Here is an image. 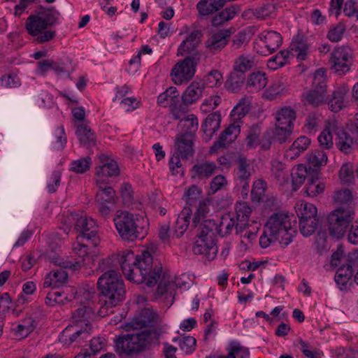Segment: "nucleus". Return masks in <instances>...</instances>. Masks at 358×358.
Listing matches in <instances>:
<instances>
[{
    "instance_id": "nucleus-3",
    "label": "nucleus",
    "mask_w": 358,
    "mask_h": 358,
    "mask_svg": "<svg viewBox=\"0 0 358 358\" xmlns=\"http://www.w3.org/2000/svg\"><path fill=\"white\" fill-rule=\"evenodd\" d=\"M113 222L122 240L142 239L148 233V221L142 216L128 211H117Z\"/></svg>"
},
{
    "instance_id": "nucleus-44",
    "label": "nucleus",
    "mask_w": 358,
    "mask_h": 358,
    "mask_svg": "<svg viewBox=\"0 0 358 358\" xmlns=\"http://www.w3.org/2000/svg\"><path fill=\"white\" fill-rule=\"evenodd\" d=\"M296 213L299 220L319 219L317 208L310 203L301 202L297 205Z\"/></svg>"
},
{
    "instance_id": "nucleus-19",
    "label": "nucleus",
    "mask_w": 358,
    "mask_h": 358,
    "mask_svg": "<svg viewBox=\"0 0 358 358\" xmlns=\"http://www.w3.org/2000/svg\"><path fill=\"white\" fill-rule=\"evenodd\" d=\"M194 141L195 138L190 136L177 134L174 140L175 154L183 159L192 157L194 153Z\"/></svg>"
},
{
    "instance_id": "nucleus-53",
    "label": "nucleus",
    "mask_w": 358,
    "mask_h": 358,
    "mask_svg": "<svg viewBox=\"0 0 358 358\" xmlns=\"http://www.w3.org/2000/svg\"><path fill=\"white\" fill-rule=\"evenodd\" d=\"M184 196L188 206L187 207L190 208V206H196L199 201L202 200V190L193 185L186 189Z\"/></svg>"
},
{
    "instance_id": "nucleus-22",
    "label": "nucleus",
    "mask_w": 358,
    "mask_h": 358,
    "mask_svg": "<svg viewBox=\"0 0 358 358\" xmlns=\"http://www.w3.org/2000/svg\"><path fill=\"white\" fill-rule=\"evenodd\" d=\"M230 34L229 30L220 31L213 34L205 42L206 48L213 53L220 51L227 44V38Z\"/></svg>"
},
{
    "instance_id": "nucleus-32",
    "label": "nucleus",
    "mask_w": 358,
    "mask_h": 358,
    "mask_svg": "<svg viewBox=\"0 0 358 358\" xmlns=\"http://www.w3.org/2000/svg\"><path fill=\"white\" fill-rule=\"evenodd\" d=\"M345 262L339 266L336 274L350 279L353 274L354 268L358 266V250L349 252Z\"/></svg>"
},
{
    "instance_id": "nucleus-41",
    "label": "nucleus",
    "mask_w": 358,
    "mask_h": 358,
    "mask_svg": "<svg viewBox=\"0 0 358 358\" xmlns=\"http://www.w3.org/2000/svg\"><path fill=\"white\" fill-rule=\"evenodd\" d=\"M273 10V6L270 4L257 8L255 9L250 8L245 10L242 16L245 19H252L255 17L259 20H264L268 18Z\"/></svg>"
},
{
    "instance_id": "nucleus-13",
    "label": "nucleus",
    "mask_w": 358,
    "mask_h": 358,
    "mask_svg": "<svg viewBox=\"0 0 358 358\" xmlns=\"http://www.w3.org/2000/svg\"><path fill=\"white\" fill-rule=\"evenodd\" d=\"M135 264L139 268H143L145 271L143 273L148 275L147 286L155 285L160 279L162 266L156 264L153 268V259L148 251H143L141 255H135Z\"/></svg>"
},
{
    "instance_id": "nucleus-16",
    "label": "nucleus",
    "mask_w": 358,
    "mask_h": 358,
    "mask_svg": "<svg viewBox=\"0 0 358 358\" xmlns=\"http://www.w3.org/2000/svg\"><path fill=\"white\" fill-rule=\"evenodd\" d=\"M85 325L86 327L84 329H79L76 324L67 326L60 334L59 341L65 345H71L75 342L80 344L87 340L90 338V331L87 324Z\"/></svg>"
},
{
    "instance_id": "nucleus-47",
    "label": "nucleus",
    "mask_w": 358,
    "mask_h": 358,
    "mask_svg": "<svg viewBox=\"0 0 358 358\" xmlns=\"http://www.w3.org/2000/svg\"><path fill=\"white\" fill-rule=\"evenodd\" d=\"M308 45L302 38H296L290 45L292 54H296L298 60H305L308 56Z\"/></svg>"
},
{
    "instance_id": "nucleus-48",
    "label": "nucleus",
    "mask_w": 358,
    "mask_h": 358,
    "mask_svg": "<svg viewBox=\"0 0 358 358\" xmlns=\"http://www.w3.org/2000/svg\"><path fill=\"white\" fill-rule=\"evenodd\" d=\"M295 345L300 351L308 358H320L323 353L318 349L314 348L309 343L299 338L296 341Z\"/></svg>"
},
{
    "instance_id": "nucleus-62",
    "label": "nucleus",
    "mask_w": 358,
    "mask_h": 358,
    "mask_svg": "<svg viewBox=\"0 0 358 358\" xmlns=\"http://www.w3.org/2000/svg\"><path fill=\"white\" fill-rule=\"evenodd\" d=\"M338 139L336 145L339 150L345 153H349L352 150V138L344 131H341L338 134Z\"/></svg>"
},
{
    "instance_id": "nucleus-57",
    "label": "nucleus",
    "mask_w": 358,
    "mask_h": 358,
    "mask_svg": "<svg viewBox=\"0 0 358 358\" xmlns=\"http://www.w3.org/2000/svg\"><path fill=\"white\" fill-rule=\"evenodd\" d=\"M32 323L33 321L30 318L24 320L22 323L12 329L14 335L19 339L27 337L34 329Z\"/></svg>"
},
{
    "instance_id": "nucleus-40",
    "label": "nucleus",
    "mask_w": 358,
    "mask_h": 358,
    "mask_svg": "<svg viewBox=\"0 0 358 358\" xmlns=\"http://www.w3.org/2000/svg\"><path fill=\"white\" fill-rule=\"evenodd\" d=\"M245 81V74L232 70L229 74L224 85L228 91L235 93L241 89Z\"/></svg>"
},
{
    "instance_id": "nucleus-45",
    "label": "nucleus",
    "mask_w": 358,
    "mask_h": 358,
    "mask_svg": "<svg viewBox=\"0 0 358 358\" xmlns=\"http://www.w3.org/2000/svg\"><path fill=\"white\" fill-rule=\"evenodd\" d=\"M102 183L98 184L99 191L96 194V200L99 203H115V192L110 186L103 187Z\"/></svg>"
},
{
    "instance_id": "nucleus-64",
    "label": "nucleus",
    "mask_w": 358,
    "mask_h": 358,
    "mask_svg": "<svg viewBox=\"0 0 358 358\" xmlns=\"http://www.w3.org/2000/svg\"><path fill=\"white\" fill-rule=\"evenodd\" d=\"M327 71L324 69H317L313 76V87L327 92Z\"/></svg>"
},
{
    "instance_id": "nucleus-15",
    "label": "nucleus",
    "mask_w": 358,
    "mask_h": 358,
    "mask_svg": "<svg viewBox=\"0 0 358 358\" xmlns=\"http://www.w3.org/2000/svg\"><path fill=\"white\" fill-rule=\"evenodd\" d=\"M237 168L236 169V187L241 189V194L243 196H248L249 192L250 180L251 178V171L250 164L245 157H238L237 161Z\"/></svg>"
},
{
    "instance_id": "nucleus-14",
    "label": "nucleus",
    "mask_w": 358,
    "mask_h": 358,
    "mask_svg": "<svg viewBox=\"0 0 358 358\" xmlns=\"http://www.w3.org/2000/svg\"><path fill=\"white\" fill-rule=\"evenodd\" d=\"M352 59V50L351 48L343 45L336 48L332 51L329 62L332 70L344 73L349 71Z\"/></svg>"
},
{
    "instance_id": "nucleus-60",
    "label": "nucleus",
    "mask_w": 358,
    "mask_h": 358,
    "mask_svg": "<svg viewBox=\"0 0 358 358\" xmlns=\"http://www.w3.org/2000/svg\"><path fill=\"white\" fill-rule=\"evenodd\" d=\"M355 176V169L352 163L347 162L341 166L339 171V177L342 182L345 184L353 182Z\"/></svg>"
},
{
    "instance_id": "nucleus-18",
    "label": "nucleus",
    "mask_w": 358,
    "mask_h": 358,
    "mask_svg": "<svg viewBox=\"0 0 358 358\" xmlns=\"http://www.w3.org/2000/svg\"><path fill=\"white\" fill-rule=\"evenodd\" d=\"M158 319V315L150 308H144L134 317L133 320L127 324V330L138 329L145 327L152 326Z\"/></svg>"
},
{
    "instance_id": "nucleus-51",
    "label": "nucleus",
    "mask_w": 358,
    "mask_h": 358,
    "mask_svg": "<svg viewBox=\"0 0 358 358\" xmlns=\"http://www.w3.org/2000/svg\"><path fill=\"white\" fill-rule=\"evenodd\" d=\"M210 201L207 199H202L196 206V212L192 220V226L198 228L201 219L204 218L209 212Z\"/></svg>"
},
{
    "instance_id": "nucleus-12",
    "label": "nucleus",
    "mask_w": 358,
    "mask_h": 358,
    "mask_svg": "<svg viewBox=\"0 0 358 358\" xmlns=\"http://www.w3.org/2000/svg\"><path fill=\"white\" fill-rule=\"evenodd\" d=\"M187 280V277L185 274L180 277H176L174 280L166 278V275L164 274L157 287V295L164 296L166 303L169 306L172 305L174 301L176 289H185L189 287V282Z\"/></svg>"
},
{
    "instance_id": "nucleus-5",
    "label": "nucleus",
    "mask_w": 358,
    "mask_h": 358,
    "mask_svg": "<svg viewBox=\"0 0 358 358\" xmlns=\"http://www.w3.org/2000/svg\"><path fill=\"white\" fill-rule=\"evenodd\" d=\"M96 285L98 290L106 298L104 306L106 308L116 306L125 298L124 284L118 273H103Z\"/></svg>"
},
{
    "instance_id": "nucleus-25",
    "label": "nucleus",
    "mask_w": 358,
    "mask_h": 358,
    "mask_svg": "<svg viewBox=\"0 0 358 358\" xmlns=\"http://www.w3.org/2000/svg\"><path fill=\"white\" fill-rule=\"evenodd\" d=\"M202 32L200 30H194L185 40L182 41L178 48L177 55L183 56L194 52L201 42Z\"/></svg>"
},
{
    "instance_id": "nucleus-27",
    "label": "nucleus",
    "mask_w": 358,
    "mask_h": 358,
    "mask_svg": "<svg viewBox=\"0 0 358 358\" xmlns=\"http://www.w3.org/2000/svg\"><path fill=\"white\" fill-rule=\"evenodd\" d=\"M198 127L199 121L196 116L193 114L188 115L180 120L178 123L180 131L178 134L196 138V132Z\"/></svg>"
},
{
    "instance_id": "nucleus-10",
    "label": "nucleus",
    "mask_w": 358,
    "mask_h": 358,
    "mask_svg": "<svg viewBox=\"0 0 358 358\" xmlns=\"http://www.w3.org/2000/svg\"><path fill=\"white\" fill-rule=\"evenodd\" d=\"M71 217L75 222L76 229L80 232L78 236V238H83L87 241L92 240L94 245L99 244L100 239L97 234L98 225L94 219L87 217L84 213H71Z\"/></svg>"
},
{
    "instance_id": "nucleus-26",
    "label": "nucleus",
    "mask_w": 358,
    "mask_h": 358,
    "mask_svg": "<svg viewBox=\"0 0 358 358\" xmlns=\"http://www.w3.org/2000/svg\"><path fill=\"white\" fill-rule=\"evenodd\" d=\"M292 133V128L287 127L276 126L273 129L266 131L264 138H266L269 143H285L289 138Z\"/></svg>"
},
{
    "instance_id": "nucleus-21",
    "label": "nucleus",
    "mask_w": 358,
    "mask_h": 358,
    "mask_svg": "<svg viewBox=\"0 0 358 358\" xmlns=\"http://www.w3.org/2000/svg\"><path fill=\"white\" fill-rule=\"evenodd\" d=\"M241 132L239 122H234L229 125L220 134L219 140L215 143L211 150H216L218 148H224L234 141Z\"/></svg>"
},
{
    "instance_id": "nucleus-55",
    "label": "nucleus",
    "mask_w": 358,
    "mask_h": 358,
    "mask_svg": "<svg viewBox=\"0 0 358 358\" xmlns=\"http://www.w3.org/2000/svg\"><path fill=\"white\" fill-rule=\"evenodd\" d=\"M236 220L235 221L229 215L222 217L221 221L215 229V233H219L222 236L228 235L231 233L234 227H236Z\"/></svg>"
},
{
    "instance_id": "nucleus-9",
    "label": "nucleus",
    "mask_w": 358,
    "mask_h": 358,
    "mask_svg": "<svg viewBox=\"0 0 358 358\" xmlns=\"http://www.w3.org/2000/svg\"><path fill=\"white\" fill-rule=\"evenodd\" d=\"M134 253L131 250L122 252L119 259L122 272L126 278L137 284L145 283L147 285L148 275L143 271V268H139L135 264Z\"/></svg>"
},
{
    "instance_id": "nucleus-24",
    "label": "nucleus",
    "mask_w": 358,
    "mask_h": 358,
    "mask_svg": "<svg viewBox=\"0 0 358 358\" xmlns=\"http://www.w3.org/2000/svg\"><path fill=\"white\" fill-rule=\"evenodd\" d=\"M217 169V166L213 162L203 161L198 162L192 168V177L199 180L207 179L213 176Z\"/></svg>"
},
{
    "instance_id": "nucleus-31",
    "label": "nucleus",
    "mask_w": 358,
    "mask_h": 358,
    "mask_svg": "<svg viewBox=\"0 0 358 358\" xmlns=\"http://www.w3.org/2000/svg\"><path fill=\"white\" fill-rule=\"evenodd\" d=\"M302 97L305 104L313 107H317L326 103L327 92L313 87L312 90L305 92Z\"/></svg>"
},
{
    "instance_id": "nucleus-63",
    "label": "nucleus",
    "mask_w": 358,
    "mask_h": 358,
    "mask_svg": "<svg viewBox=\"0 0 358 358\" xmlns=\"http://www.w3.org/2000/svg\"><path fill=\"white\" fill-rule=\"evenodd\" d=\"M91 164L90 157L80 158L71 162L70 170L76 173H84L90 169Z\"/></svg>"
},
{
    "instance_id": "nucleus-6",
    "label": "nucleus",
    "mask_w": 358,
    "mask_h": 358,
    "mask_svg": "<svg viewBox=\"0 0 358 358\" xmlns=\"http://www.w3.org/2000/svg\"><path fill=\"white\" fill-rule=\"evenodd\" d=\"M216 223L212 220H206L199 224L196 231V240L192 247L194 255H203L209 261L215 258L217 248L215 245Z\"/></svg>"
},
{
    "instance_id": "nucleus-35",
    "label": "nucleus",
    "mask_w": 358,
    "mask_h": 358,
    "mask_svg": "<svg viewBox=\"0 0 358 358\" xmlns=\"http://www.w3.org/2000/svg\"><path fill=\"white\" fill-rule=\"evenodd\" d=\"M256 66L255 57L250 55L242 54L237 57L233 64V70L245 75Z\"/></svg>"
},
{
    "instance_id": "nucleus-34",
    "label": "nucleus",
    "mask_w": 358,
    "mask_h": 358,
    "mask_svg": "<svg viewBox=\"0 0 358 358\" xmlns=\"http://www.w3.org/2000/svg\"><path fill=\"white\" fill-rule=\"evenodd\" d=\"M295 118V110L290 106H284L276 113L275 124L276 126L292 128Z\"/></svg>"
},
{
    "instance_id": "nucleus-4",
    "label": "nucleus",
    "mask_w": 358,
    "mask_h": 358,
    "mask_svg": "<svg viewBox=\"0 0 358 358\" xmlns=\"http://www.w3.org/2000/svg\"><path fill=\"white\" fill-rule=\"evenodd\" d=\"M156 330H145L135 334H126L115 340V350L122 355H132L144 351L148 346L158 340Z\"/></svg>"
},
{
    "instance_id": "nucleus-56",
    "label": "nucleus",
    "mask_w": 358,
    "mask_h": 358,
    "mask_svg": "<svg viewBox=\"0 0 358 358\" xmlns=\"http://www.w3.org/2000/svg\"><path fill=\"white\" fill-rule=\"evenodd\" d=\"M319 219L299 220V230L301 234L305 236H310L315 232L318 227Z\"/></svg>"
},
{
    "instance_id": "nucleus-29",
    "label": "nucleus",
    "mask_w": 358,
    "mask_h": 358,
    "mask_svg": "<svg viewBox=\"0 0 358 358\" xmlns=\"http://www.w3.org/2000/svg\"><path fill=\"white\" fill-rule=\"evenodd\" d=\"M221 115L215 112L209 114L201 125V129L204 133L206 140H210L213 134L220 127Z\"/></svg>"
},
{
    "instance_id": "nucleus-37",
    "label": "nucleus",
    "mask_w": 358,
    "mask_h": 358,
    "mask_svg": "<svg viewBox=\"0 0 358 358\" xmlns=\"http://www.w3.org/2000/svg\"><path fill=\"white\" fill-rule=\"evenodd\" d=\"M60 268L50 273L46 276L43 282L44 287H48L52 286L53 287H57L60 285L65 283L68 278L67 272L64 270L65 268L62 266H59Z\"/></svg>"
},
{
    "instance_id": "nucleus-11",
    "label": "nucleus",
    "mask_w": 358,
    "mask_h": 358,
    "mask_svg": "<svg viewBox=\"0 0 358 358\" xmlns=\"http://www.w3.org/2000/svg\"><path fill=\"white\" fill-rule=\"evenodd\" d=\"M198 60L199 58L193 55L178 61L171 71L172 81L180 85L191 80L195 74Z\"/></svg>"
},
{
    "instance_id": "nucleus-50",
    "label": "nucleus",
    "mask_w": 358,
    "mask_h": 358,
    "mask_svg": "<svg viewBox=\"0 0 358 358\" xmlns=\"http://www.w3.org/2000/svg\"><path fill=\"white\" fill-rule=\"evenodd\" d=\"M291 176L293 189L296 191L306 180L307 176L306 166L303 164H299L296 168L293 169Z\"/></svg>"
},
{
    "instance_id": "nucleus-20",
    "label": "nucleus",
    "mask_w": 358,
    "mask_h": 358,
    "mask_svg": "<svg viewBox=\"0 0 358 358\" xmlns=\"http://www.w3.org/2000/svg\"><path fill=\"white\" fill-rule=\"evenodd\" d=\"M204 90L205 84L202 82H192L182 93L181 99L183 105L189 106L196 102L202 97Z\"/></svg>"
},
{
    "instance_id": "nucleus-38",
    "label": "nucleus",
    "mask_w": 358,
    "mask_h": 358,
    "mask_svg": "<svg viewBox=\"0 0 358 358\" xmlns=\"http://www.w3.org/2000/svg\"><path fill=\"white\" fill-rule=\"evenodd\" d=\"M347 90L345 87H338L334 91L331 97L327 102L329 109L338 113L345 106V96Z\"/></svg>"
},
{
    "instance_id": "nucleus-28",
    "label": "nucleus",
    "mask_w": 358,
    "mask_h": 358,
    "mask_svg": "<svg viewBox=\"0 0 358 358\" xmlns=\"http://www.w3.org/2000/svg\"><path fill=\"white\" fill-rule=\"evenodd\" d=\"M310 144V140L306 136H302L296 138L292 145L285 151V158L292 161L303 152Z\"/></svg>"
},
{
    "instance_id": "nucleus-61",
    "label": "nucleus",
    "mask_w": 358,
    "mask_h": 358,
    "mask_svg": "<svg viewBox=\"0 0 358 358\" xmlns=\"http://www.w3.org/2000/svg\"><path fill=\"white\" fill-rule=\"evenodd\" d=\"M173 341H178L180 349L185 352V354H190L195 350L196 339L190 336L178 337L174 338Z\"/></svg>"
},
{
    "instance_id": "nucleus-7",
    "label": "nucleus",
    "mask_w": 358,
    "mask_h": 358,
    "mask_svg": "<svg viewBox=\"0 0 358 358\" xmlns=\"http://www.w3.org/2000/svg\"><path fill=\"white\" fill-rule=\"evenodd\" d=\"M354 219L350 208L339 207L328 216L329 229L331 235L336 238H341Z\"/></svg>"
},
{
    "instance_id": "nucleus-1",
    "label": "nucleus",
    "mask_w": 358,
    "mask_h": 358,
    "mask_svg": "<svg viewBox=\"0 0 358 358\" xmlns=\"http://www.w3.org/2000/svg\"><path fill=\"white\" fill-rule=\"evenodd\" d=\"M295 234L296 230L292 224V216L287 213H275L268 218L264 227L259 245L266 248L278 241L285 248L292 242Z\"/></svg>"
},
{
    "instance_id": "nucleus-30",
    "label": "nucleus",
    "mask_w": 358,
    "mask_h": 358,
    "mask_svg": "<svg viewBox=\"0 0 358 358\" xmlns=\"http://www.w3.org/2000/svg\"><path fill=\"white\" fill-rule=\"evenodd\" d=\"M268 83L265 73L262 71L250 73L246 80V87L252 92H257L264 89Z\"/></svg>"
},
{
    "instance_id": "nucleus-59",
    "label": "nucleus",
    "mask_w": 358,
    "mask_h": 358,
    "mask_svg": "<svg viewBox=\"0 0 358 358\" xmlns=\"http://www.w3.org/2000/svg\"><path fill=\"white\" fill-rule=\"evenodd\" d=\"M345 31L346 26L342 22H338L329 28L327 38L331 42L337 43L341 41Z\"/></svg>"
},
{
    "instance_id": "nucleus-52",
    "label": "nucleus",
    "mask_w": 358,
    "mask_h": 358,
    "mask_svg": "<svg viewBox=\"0 0 358 358\" xmlns=\"http://www.w3.org/2000/svg\"><path fill=\"white\" fill-rule=\"evenodd\" d=\"M317 177L308 178V182L305 187V194L310 197H315L322 193L325 186L323 183L318 182Z\"/></svg>"
},
{
    "instance_id": "nucleus-17",
    "label": "nucleus",
    "mask_w": 358,
    "mask_h": 358,
    "mask_svg": "<svg viewBox=\"0 0 358 358\" xmlns=\"http://www.w3.org/2000/svg\"><path fill=\"white\" fill-rule=\"evenodd\" d=\"M262 48H265L262 51L263 54H271L277 50L282 43L281 35L275 31H265L258 36Z\"/></svg>"
},
{
    "instance_id": "nucleus-58",
    "label": "nucleus",
    "mask_w": 358,
    "mask_h": 358,
    "mask_svg": "<svg viewBox=\"0 0 358 358\" xmlns=\"http://www.w3.org/2000/svg\"><path fill=\"white\" fill-rule=\"evenodd\" d=\"M271 172L272 176L280 184H283L287 181L288 174L285 171L284 164L277 161L273 162L272 164Z\"/></svg>"
},
{
    "instance_id": "nucleus-8",
    "label": "nucleus",
    "mask_w": 358,
    "mask_h": 358,
    "mask_svg": "<svg viewBox=\"0 0 358 358\" xmlns=\"http://www.w3.org/2000/svg\"><path fill=\"white\" fill-rule=\"evenodd\" d=\"M99 245H94L92 240L90 241H85L83 238H77V241L73 244V252L78 257L76 262L70 260H63L60 258H55L54 261L55 264L62 266L64 268H69L73 270H77L85 265V258L88 257L90 254L96 255V252L94 250Z\"/></svg>"
},
{
    "instance_id": "nucleus-33",
    "label": "nucleus",
    "mask_w": 358,
    "mask_h": 358,
    "mask_svg": "<svg viewBox=\"0 0 358 358\" xmlns=\"http://www.w3.org/2000/svg\"><path fill=\"white\" fill-rule=\"evenodd\" d=\"M120 170L116 162L110 160L109 163L99 165L96 167V182L103 183L105 178L116 176L119 175Z\"/></svg>"
},
{
    "instance_id": "nucleus-42",
    "label": "nucleus",
    "mask_w": 358,
    "mask_h": 358,
    "mask_svg": "<svg viewBox=\"0 0 358 358\" xmlns=\"http://www.w3.org/2000/svg\"><path fill=\"white\" fill-rule=\"evenodd\" d=\"M76 134L80 143L86 147H91L95 144V136L91 129L84 123L77 126Z\"/></svg>"
},
{
    "instance_id": "nucleus-43",
    "label": "nucleus",
    "mask_w": 358,
    "mask_h": 358,
    "mask_svg": "<svg viewBox=\"0 0 358 358\" xmlns=\"http://www.w3.org/2000/svg\"><path fill=\"white\" fill-rule=\"evenodd\" d=\"M192 210L189 207L185 206L183 210L178 215L176 222L175 233L177 237L182 236L189 224V219Z\"/></svg>"
},
{
    "instance_id": "nucleus-54",
    "label": "nucleus",
    "mask_w": 358,
    "mask_h": 358,
    "mask_svg": "<svg viewBox=\"0 0 358 358\" xmlns=\"http://www.w3.org/2000/svg\"><path fill=\"white\" fill-rule=\"evenodd\" d=\"M307 162L310 167L324 166L327 162V153L324 150H315L307 155Z\"/></svg>"
},
{
    "instance_id": "nucleus-49",
    "label": "nucleus",
    "mask_w": 358,
    "mask_h": 358,
    "mask_svg": "<svg viewBox=\"0 0 358 358\" xmlns=\"http://www.w3.org/2000/svg\"><path fill=\"white\" fill-rule=\"evenodd\" d=\"M290 55L289 50H281L276 55L270 58L267 62V66L271 70H276L283 66L287 62Z\"/></svg>"
},
{
    "instance_id": "nucleus-46",
    "label": "nucleus",
    "mask_w": 358,
    "mask_h": 358,
    "mask_svg": "<svg viewBox=\"0 0 358 358\" xmlns=\"http://www.w3.org/2000/svg\"><path fill=\"white\" fill-rule=\"evenodd\" d=\"M250 99L247 96H244L234 107L231 112V117L235 122H239V120L245 116L250 110Z\"/></svg>"
},
{
    "instance_id": "nucleus-39",
    "label": "nucleus",
    "mask_w": 358,
    "mask_h": 358,
    "mask_svg": "<svg viewBox=\"0 0 358 358\" xmlns=\"http://www.w3.org/2000/svg\"><path fill=\"white\" fill-rule=\"evenodd\" d=\"M225 0H201L196 5V8L201 15H208L224 6Z\"/></svg>"
},
{
    "instance_id": "nucleus-2",
    "label": "nucleus",
    "mask_w": 358,
    "mask_h": 358,
    "mask_svg": "<svg viewBox=\"0 0 358 358\" xmlns=\"http://www.w3.org/2000/svg\"><path fill=\"white\" fill-rule=\"evenodd\" d=\"M59 12L54 8H43L36 15H30L26 22V29L31 36H36V41L43 43L52 40L56 35L54 30H47L56 24Z\"/></svg>"
},
{
    "instance_id": "nucleus-23",
    "label": "nucleus",
    "mask_w": 358,
    "mask_h": 358,
    "mask_svg": "<svg viewBox=\"0 0 358 358\" xmlns=\"http://www.w3.org/2000/svg\"><path fill=\"white\" fill-rule=\"evenodd\" d=\"M235 209L236 213V232L239 234L248 227L249 217L252 210L246 202L237 203Z\"/></svg>"
},
{
    "instance_id": "nucleus-36",
    "label": "nucleus",
    "mask_w": 358,
    "mask_h": 358,
    "mask_svg": "<svg viewBox=\"0 0 358 358\" xmlns=\"http://www.w3.org/2000/svg\"><path fill=\"white\" fill-rule=\"evenodd\" d=\"M240 11L241 8L238 5L228 6L213 17L212 24L215 27L222 25L224 22L232 20Z\"/></svg>"
}]
</instances>
